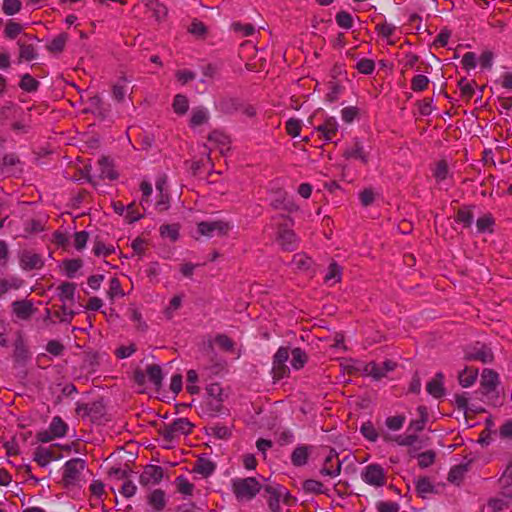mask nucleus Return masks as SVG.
<instances>
[{"label":"nucleus","mask_w":512,"mask_h":512,"mask_svg":"<svg viewBox=\"0 0 512 512\" xmlns=\"http://www.w3.org/2000/svg\"><path fill=\"white\" fill-rule=\"evenodd\" d=\"M263 486L253 477L232 480L233 493L239 500H251L263 489Z\"/></svg>","instance_id":"1"},{"label":"nucleus","mask_w":512,"mask_h":512,"mask_svg":"<svg viewBox=\"0 0 512 512\" xmlns=\"http://www.w3.org/2000/svg\"><path fill=\"white\" fill-rule=\"evenodd\" d=\"M207 398L204 402L205 409L210 415L219 413L223 407L225 398L224 391L220 384L212 383L206 388Z\"/></svg>","instance_id":"2"},{"label":"nucleus","mask_w":512,"mask_h":512,"mask_svg":"<svg viewBox=\"0 0 512 512\" xmlns=\"http://www.w3.org/2000/svg\"><path fill=\"white\" fill-rule=\"evenodd\" d=\"M231 229V225L223 220L202 221L197 224V231L205 237L226 236Z\"/></svg>","instance_id":"3"},{"label":"nucleus","mask_w":512,"mask_h":512,"mask_svg":"<svg viewBox=\"0 0 512 512\" xmlns=\"http://www.w3.org/2000/svg\"><path fill=\"white\" fill-rule=\"evenodd\" d=\"M264 497L267 499V503L272 512H280V500L284 497L286 500L288 493L285 489L277 484L267 483L263 486Z\"/></svg>","instance_id":"4"},{"label":"nucleus","mask_w":512,"mask_h":512,"mask_svg":"<svg viewBox=\"0 0 512 512\" xmlns=\"http://www.w3.org/2000/svg\"><path fill=\"white\" fill-rule=\"evenodd\" d=\"M362 480L373 487H382L386 484V474L379 464H369L361 472Z\"/></svg>","instance_id":"5"},{"label":"nucleus","mask_w":512,"mask_h":512,"mask_svg":"<svg viewBox=\"0 0 512 512\" xmlns=\"http://www.w3.org/2000/svg\"><path fill=\"white\" fill-rule=\"evenodd\" d=\"M85 469V461L80 458H74L67 461L64 465L63 480L65 484L72 485L79 481L81 473Z\"/></svg>","instance_id":"6"},{"label":"nucleus","mask_w":512,"mask_h":512,"mask_svg":"<svg viewBox=\"0 0 512 512\" xmlns=\"http://www.w3.org/2000/svg\"><path fill=\"white\" fill-rule=\"evenodd\" d=\"M193 424L186 418H178L164 428L163 435L173 439L181 435H188L192 432Z\"/></svg>","instance_id":"7"},{"label":"nucleus","mask_w":512,"mask_h":512,"mask_svg":"<svg viewBox=\"0 0 512 512\" xmlns=\"http://www.w3.org/2000/svg\"><path fill=\"white\" fill-rule=\"evenodd\" d=\"M288 359H289L288 349L285 347H280L277 350V352L275 353L274 358H273L272 372H273L274 378L281 379L288 374L289 368L286 365V362Z\"/></svg>","instance_id":"8"},{"label":"nucleus","mask_w":512,"mask_h":512,"mask_svg":"<svg viewBox=\"0 0 512 512\" xmlns=\"http://www.w3.org/2000/svg\"><path fill=\"white\" fill-rule=\"evenodd\" d=\"M465 358L469 361H480L482 363H490L493 361V353L490 348H488L484 344H477L476 346L470 348L466 354Z\"/></svg>","instance_id":"9"},{"label":"nucleus","mask_w":512,"mask_h":512,"mask_svg":"<svg viewBox=\"0 0 512 512\" xmlns=\"http://www.w3.org/2000/svg\"><path fill=\"white\" fill-rule=\"evenodd\" d=\"M341 472V462L338 459V454L331 450L326 456L323 466L320 470L321 475L328 477H336Z\"/></svg>","instance_id":"10"},{"label":"nucleus","mask_w":512,"mask_h":512,"mask_svg":"<svg viewBox=\"0 0 512 512\" xmlns=\"http://www.w3.org/2000/svg\"><path fill=\"white\" fill-rule=\"evenodd\" d=\"M394 368H395V363L390 360H386L382 364L370 362L365 365L364 372L367 375L373 377L374 379L379 380V379L385 377L389 371L394 370Z\"/></svg>","instance_id":"11"},{"label":"nucleus","mask_w":512,"mask_h":512,"mask_svg":"<svg viewBox=\"0 0 512 512\" xmlns=\"http://www.w3.org/2000/svg\"><path fill=\"white\" fill-rule=\"evenodd\" d=\"M499 383L498 374L491 369H484L481 375V391L489 396L496 389Z\"/></svg>","instance_id":"12"},{"label":"nucleus","mask_w":512,"mask_h":512,"mask_svg":"<svg viewBox=\"0 0 512 512\" xmlns=\"http://www.w3.org/2000/svg\"><path fill=\"white\" fill-rule=\"evenodd\" d=\"M163 478V469L156 465L147 466L140 476V483L143 485L157 484Z\"/></svg>","instance_id":"13"},{"label":"nucleus","mask_w":512,"mask_h":512,"mask_svg":"<svg viewBox=\"0 0 512 512\" xmlns=\"http://www.w3.org/2000/svg\"><path fill=\"white\" fill-rule=\"evenodd\" d=\"M346 159H356L366 164L368 162V154L365 152L364 147L360 142L355 141L351 146L346 148L343 153Z\"/></svg>","instance_id":"14"},{"label":"nucleus","mask_w":512,"mask_h":512,"mask_svg":"<svg viewBox=\"0 0 512 512\" xmlns=\"http://www.w3.org/2000/svg\"><path fill=\"white\" fill-rule=\"evenodd\" d=\"M278 240L287 251H292L297 248L298 239L292 230L281 228L279 230Z\"/></svg>","instance_id":"15"},{"label":"nucleus","mask_w":512,"mask_h":512,"mask_svg":"<svg viewBox=\"0 0 512 512\" xmlns=\"http://www.w3.org/2000/svg\"><path fill=\"white\" fill-rule=\"evenodd\" d=\"M317 131L322 134L325 140L331 141L338 132V123L335 118L329 117L322 125L317 127Z\"/></svg>","instance_id":"16"},{"label":"nucleus","mask_w":512,"mask_h":512,"mask_svg":"<svg viewBox=\"0 0 512 512\" xmlns=\"http://www.w3.org/2000/svg\"><path fill=\"white\" fill-rule=\"evenodd\" d=\"M443 378L442 373H437L435 377L428 382L426 389L431 396L440 398L444 395Z\"/></svg>","instance_id":"17"},{"label":"nucleus","mask_w":512,"mask_h":512,"mask_svg":"<svg viewBox=\"0 0 512 512\" xmlns=\"http://www.w3.org/2000/svg\"><path fill=\"white\" fill-rule=\"evenodd\" d=\"M310 449L309 446L305 445L296 447L291 454L292 464L298 467L305 465L310 455Z\"/></svg>","instance_id":"18"},{"label":"nucleus","mask_w":512,"mask_h":512,"mask_svg":"<svg viewBox=\"0 0 512 512\" xmlns=\"http://www.w3.org/2000/svg\"><path fill=\"white\" fill-rule=\"evenodd\" d=\"M478 377V369L472 367H466L458 375L459 384L464 387L472 386Z\"/></svg>","instance_id":"19"},{"label":"nucleus","mask_w":512,"mask_h":512,"mask_svg":"<svg viewBox=\"0 0 512 512\" xmlns=\"http://www.w3.org/2000/svg\"><path fill=\"white\" fill-rule=\"evenodd\" d=\"M76 285L74 283L65 282L59 286V298L63 304L74 302V294Z\"/></svg>","instance_id":"20"},{"label":"nucleus","mask_w":512,"mask_h":512,"mask_svg":"<svg viewBox=\"0 0 512 512\" xmlns=\"http://www.w3.org/2000/svg\"><path fill=\"white\" fill-rule=\"evenodd\" d=\"M209 119V113L207 109L203 107L194 108L191 112L190 126L197 127L205 124Z\"/></svg>","instance_id":"21"},{"label":"nucleus","mask_w":512,"mask_h":512,"mask_svg":"<svg viewBox=\"0 0 512 512\" xmlns=\"http://www.w3.org/2000/svg\"><path fill=\"white\" fill-rule=\"evenodd\" d=\"M13 311L19 319L25 320L32 314V305L28 301H16L13 303Z\"/></svg>","instance_id":"22"},{"label":"nucleus","mask_w":512,"mask_h":512,"mask_svg":"<svg viewBox=\"0 0 512 512\" xmlns=\"http://www.w3.org/2000/svg\"><path fill=\"white\" fill-rule=\"evenodd\" d=\"M215 468L216 466L212 461L209 459L200 458L196 461L194 470L202 476L208 477L214 472Z\"/></svg>","instance_id":"23"},{"label":"nucleus","mask_w":512,"mask_h":512,"mask_svg":"<svg viewBox=\"0 0 512 512\" xmlns=\"http://www.w3.org/2000/svg\"><path fill=\"white\" fill-rule=\"evenodd\" d=\"M148 503L157 511L163 509L166 503L164 492L160 489L154 490L148 497Z\"/></svg>","instance_id":"24"},{"label":"nucleus","mask_w":512,"mask_h":512,"mask_svg":"<svg viewBox=\"0 0 512 512\" xmlns=\"http://www.w3.org/2000/svg\"><path fill=\"white\" fill-rule=\"evenodd\" d=\"M217 108L224 114H232L239 109V102L235 98H223L218 102Z\"/></svg>","instance_id":"25"},{"label":"nucleus","mask_w":512,"mask_h":512,"mask_svg":"<svg viewBox=\"0 0 512 512\" xmlns=\"http://www.w3.org/2000/svg\"><path fill=\"white\" fill-rule=\"evenodd\" d=\"M291 355H292L291 365L296 370L303 368L308 360L306 353L303 350H301L300 348H294L291 351Z\"/></svg>","instance_id":"26"},{"label":"nucleus","mask_w":512,"mask_h":512,"mask_svg":"<svg viewBox=\"0 0 512 512\" xmlns=\"http://www.w3.org/2000/svg\"><path fill=\"white\" fill-rule=\"evenodd\" d=\"M63 269L69 278L75 277L76 273L82 268L83 262L80 259H71L63 261Z\"/></svg>","instance_id":"27"},{"label":"nucleus","mask_w":512,"mask_h":512,"mask_svg":"<svg viewBox=\"0 0 512 512\" xmlns=\"http://www.w3.org/2000/svg\"><path fill=\"white\" fill-rule=\"evenodd\" d=\"M149 380L158 388L162 383V370L159 365H149L146 368Z\"/></svg>","instance_id":"28"},{"label":"nucleus","mask_w":512,"mask_h":512,"mask_svg":"<svg viewBox=\"0 0 512 512\" xmlns=\"http://www.w3.org/2000/svg\"><path fill=\"white\" fill-rule=\"evenodd\" d=\"M100 167V177L103 179H115L117 177L111 163L106 159L102 158L98 162Z\"/></svg>","instance_id":"29"},{"label":"nucleus","mask_w":512,"mask_h":512,"mask_svg":"<svg viewBox=\"0 0 512 512\" xmlns=\"http://www.w3.org/2000/svg\"><path fill=\"white\" fill-rule=\"evenodd\" d=\"M342 275V269L341 267L336 263L332 262L330 263L328 267V272L324 277V280L326 283L333 281V283H338L341 280Z\"/></svg>","instance_id":"30"},{"label":"nucleus","mask_w":512,"mask_h":512,"mask_svg":"<svg viewBox=\"0 0 512 512\" xmlns=\"http://www.w3.org/2000/svg\"><path fill=\"white\" fill-rule=\"evenodd\" d=\"M189 108L188 99L186 96L177 94L173 100V109L176 114L184 115Z\"/></svg>","instance_id":"31"},{"label":"nucleus","mask_w":512,"mask_h":512,"mask_svg":"<svg viewBox=\"0 0 512 512\" xmlns=\"http://www.w3.org/2000/svg\"><path fill=\"white\" fill-rule=\"evenodd\" d=\"M66 42L67 36L60 34L47 44V49L52 53H59L64 49Z\"/></svg>","instance_id":"32"},{"label":"nucleus","mask_w":512,"mask_h":512,"mask_svg":"<svg viewBox=\"0 0 512 512\" xmlns=\"http://www.w3.org/2000/svg\"><path fill=\"white\" fill-rule=\"evenodd\" d=\"M67 425L60 417H54L50 424V431L54 437H62L65 435Z\"/></svg>","instance_id":"33"},{"label":"nucleus","mask_w":512,"mask_h":512,"mask_svg":"<svg viewBox=\"0 0 512 512\" xmlns=\"http://www.w3.org/2000/svg\"><path fill=\"white\" fill-rule=\"evenodd\" d=\"M466 471V465H456L452 467L448 474V481L451 483H459L463 479Z\"/></svg>","instance_id":"34"},{"label":"nucleus","mask_w":512,"mask_h":512,"mask_svg":"<svg viewBox=\"0 0 512 512\" xmlns=\"http://www.w3.org/2000/svg\"><path fill=\"white\" fill-rule=\"evenodd\" d=\"M396 27L393 24L383 22L376 26V31L384 38L388 40V44H394L389 38L394 34Z\"/></svg>","instance_id":"35"},{"label":"nucleus","mask_w":512,"mask_h":512,"mask_svg":"<svg viewBox=\"0 0 512 512\" xmlns=\"http://www.w3.org/2000/svg\"><path fill=\"white\" fill-rule=\"evenodd\" d=\"M360 431L362 435L371 442H375L378 439V432L370 421L364 422Z\"/></svg>","instance_id":"36"},{"label":"nucleus","mask_w":512,"mask_h":512,"mask_svg":"<svg viewBox=\"0 0 512 512\" xmlns=\"http://www.w3.org/2000/svg\"><path fill=\"white\" fill-rule=\"evenodd\" d=\"M20 0H3L2 10L6 15H14L21 9Z\"/></svg>","instance_id":"37"},{"label":"nucleus","mask_w":512,"mask_h":512,"mask_svg":"<svg viewBox=\"0 0 512 512\" xmlns=\"http://www.w3.org/2000/svg\"><path fill=\"white\" fill-rule=\"evenodd\" d=\"M231 28L235 33L240 34L242 37L250 36L255 31V27L249 23L242 24L240 22H235L231 25Z\"/></svg>","instance_id":"38"},{"label":"nucleus","mask_w":512,"mask_h":512,"mask_svg":"<svg viewBox=\"0 0 512 512\" xmlns=\"http://www.w3.org/2000/svg\"><path fill=\"white\" fill-rule=\"evenodd\" d=\"M336 23L344 29H350L353 26V18L346 11H340L335 17Z\"/></svg>","instance_id":"39"},{"label":"nucleus","mask_w":512,"mask_h":512,"mask_svg":"<svg viewBox=\"0 0 512 512\" xmlns=\"http://www.w3.org/2000/svg\"><path fill=\"white\" fill-rule=\"evenodd\" d=\"M52 459V453L41 448L37 449L34 456V461H36L41 467L48 465Z\"/></svg>","instance_id":"40"},{"label":"nucleus","mask_w":512,"mask_h":512,"mask_svg":"<svg viewBox=\"0 0 512 512\" xmlns=\"http://www.w3.org/2000/svg\"><path fill=\"white\" fill-rule=\"evenodd\" d=\"M125 82L126 81L124 79H122V80L118 81L117 83H115L112 87L113 97L119 102L123 101L126 91H127V86H126Z\"/></svg>","instance_id":"41"},{"label":"nucleus","mask_w":512,"mask_h":512,"mask_svg":"<svg viewBox=\"0 0 512 512\" xmlns=\"http://www.w3.org/2000/svg\"><path fill=\"white\" fill-rule=\"evenodd\" d=\"M356 69L362 74H371L375 69V63L371 59L363 58L356 64Z\"/></svg>","instance_id":"42"},{"label":"nucleus","mask_w":512,"mask_h":512,"mask_svg":"<svg viewBox=\"0 0 512 512\" xmlns=\"http://www.w3.org/2000/svg\"><path fill=\"white\" fill-rule=\"evenodd\" d=\"M429 79L425 75H416L411 81V89L413 91H423L427 88Z\"/></svg>","instance_id":"43"},{"label":"nucleus","mask_w":512,"mask_h":512,"mask_svg":"<svg viewBox=\"0 0 512 512\" xmlns=\"http://www.w3.org/2000/svg\"><path fill=\"white\" fill-rule=\"evenodd\" d=\"M176 485L178 492L184 495H191L193 492L194 485L190 483L185 477H178L176 479Z\"/></svg>","instance_id":"44"},{"label":"nucleus","mask_w":512,"mask_h":512,"mask_svg":"<svg viewBox=\"0 0 512 512\" xmlns=\"http://www.w3.org/2000/svg\"><path fill=\"white\" fill-rule=\"evenodd\" d=\"M124 293L121 288V283L118 278H112L109 283V290H108V296L111 299H114L115 297H121Z\"/></svg>","instance_id":"45"},{"label":"nucleus","mask_w":512,"mask_h":512,"mask_svg":"<svg viewBox=\"0 0 512 512\" xmlns=\"http://www.w3.org/2000/svg\"><path fill=\"white\" fill-rule=\"evenodd\" d=\"M435 453L431 450L418 455V465L421 468H427L434 463Z\"/></svg>","instance_id":"46"},{"label":"nucleus","mask_w":512,"mask_h":512,"mask_svg":"<svg viewBox=\"0 0 512 512\" xmlns=\"http://www.w3.org/2000/svg\"><path fill=\"white\" fill-rule=\"evenodd\" d=\"M189 32L196 37L202 38L207 33V27L203 22L194 20L189 27Z\"/></svg>","instance_id":"47"},{"label":"nucleus","mask_w":512,"mask_h":512,"mask_svg":"<svg viewBox=\"0 0 512 512\" xmlns=\"http://www.w3.org/2000/svg\"><path fill=\"white\" fill-rule=\"evenodd\" d=\"M303 489L308 493H323V484L320 481L309 479L304 481Z\"/></svg>","instance_id":"48"},{"label":"nucleus","mask_w":512,"mask_h":512,"mask_svg":"<svg viewBox=\"0 0 512 512\" xmlns=\"http://www.w3.org/2000/svg\"><path fill=\"white\" fill-rule=\"evenodd\" d=\"M215 343L224 351H232L234 349V342L224 334L217 335Z\"/></svg>","instance_id":"49"},{"label":"nucleus","mask_w":512,"mask_h":512,"mask_svg":"<svg viewBox=\"0 0 512 512\" xmlns=\"http://www.w3.org/2000/svg\"><path fill=\"white\" fill-rule=\"evenodd\" d=\"M434 177L437 181H443L448 177V165L446 161L441 160L436 164Z\"/></svg>","instance_id":"50"},{"label":"nucleus","mask_w":512,"mask_h":512,"mask_svg":"<svg viewBox=\"0 0 512 512\" xmlns=\"http://www.w3.org/2000/svg\"><path fill=\"white\" fill-rule=\"evenodd\" d=\"M160 233L163 237H168L175 241L178 238V226L177 225H162L160 227Z\"/></svg>","instance_id":"51"},{"label":"nucleus","mask_w":512,"mask_h":512,"mask_svg":"<svg viewBox=\"0 0 512 512\" xmlns=\"http://www.w3.org/2000/svg\"><path fill=\"white\" fill-rule=\"evenodd\" d=\"M22 31V26L16 22H13V21H9L7 24H6V27H5V35L6 37L8 38H15L17 37Z\"/></svg>","instance_id":"52"},{"label":"nucleus","mask_w":512,"mask_h":512,"mask_svg":"<svg viewBox=\"0 0 512 512\" xmlns=\"http://www.w3.org/2000/svg\"><path fill=\"white\" fill-rule=\"evenodd\" d=\"M492 224H493V220H492L491 216L484 215L477 220V223H476L477 230L480 233H484L486 231H491Z\"/></svg>","instance_id":"53"},{"label":"nucleus","mask_w":512,"mask_h":512,"mask_svg":"<svg viewBox=\"0 0 512 512\" xmlns=\"http://www.w3.org/2000/svg\"><path fill=\"white\" fill-rule=\"evenodd\" d=\"M300 130H301V123H300L299 120H297V119H289L286 122V132L290 136H292V137L299 136Z\"/></svg>","instance_id":"54"},{"label":"nucleus","mask_w":512,"mask_h":512,"mask_svg":"<svg viewBox=\"0 0 512 512\" xmlns=\"http://www.w3.org/2000/svg\"><path fill=\"white\" fill-rule=\"evenodd\" d=\"M46 351L53 356H59L64 351V345L57 340H51L46 345Z\"/></svg>","instance_id":"55"},{"label":"nucleus","mask_w":512,"mask_h":512,"mask_svg":"<svg viewBox=\"0 0 512 512\" xmlns=\"http://www.w3.org/2000/svg\"><path fill=\"white\" fill-rule=\"evenodd\" d=\"M404 421H405V417L401 416V415L388 417L386 419V426L390 430L396 431V430H399L403 426Z\"/></svg>","instance_id":"56"},{"label":"nucleus","mask_w":512,"mask_h":512,"mask_svg":"<svg viewBox=\"0 0 512 512\" xmlns=\"http://www.w3.org/2000/svg\"><path fill=\"white\" fill-rule=\"evenodd\" d=\"M14 356L17 362L26 361L28 358V350L24 349L21 339H18L15 343Z\"/></svg>","instance_id":"57"},{"label":"nucleus","mask_w":512,"mask_h":512,"mask_svg":"<svg viewBox=\"0 0 512 512\" xmlns=\"http://www.w3.org/2000/svg\"><path fill=\"white\" fill-rule=\"evenodd\" d=\"M89 234L86 231L76 232L74 234V246L77 250H81L86 246Z\"/></svg>","instance_id":"58"},{"label":"nucleus","mask_w":512,"mask_h":512,"mask_svg":"<svg viewBox=\"0 0 512 512\" xmlns=\"http://www.w3.org/2000/svg\"><path fill=\"white\" fill-rule=\"evenodd\" d=\"M433 489L432 484L426 478L418 479L416 483V490L419 494L424 496L425 494L431 492Z\"/></svg>","instance_id":"59"},{"label":"nucleus","mask_w":512,"mask_h":512,"mask_svg":"<svg viewBox=\"0 0 512 512\" xmlns=\"http://www.w3.org/2000/svg\"><path fill=\"white\" fill-rule=\"evenodd\" d=\"M357 114L358 110L353 106L345 107L341 111L342 119L346 123H351L356 118Z\"/></svg>","instance_id":"60"},{"label":"nucleus","mask_w":512,"mask_h":512,"mask_svg":"<svg viewBox=\"0 0 512 512\" xmlns=\"http://www.w3.org/2000/svg\"><path fill=\"white\" fill-rule=\"evenodd\" d=\"M458 85L461 90L462 96L465 97L467 100L471 99L474 94V89L472 85L465 79H461Z\"/></svg>","instance_id":"61"},{"label":"nucleus","mask_w":512,"mask_h":512,"mask_svg":"<svg viewBox=\"0 0 512 512\" xmlns=\"http://www.w3.org/2000/svg\"><path fill=\"white\" fill-rule=\"evenodd\" d=\"M127 215H126V219L129 223H133L135 221H138L139 219L142 218V214H140L139 212L136 211V207H135V203L132 202L130 203L127 208Z\"/></svg>","instance_id":"62"},{"label":"nucleus","mask_w":512,"mask_h":512,"mask_svg":"<svg viewBox=\"0 0 512 512\" xmlns=\"http://www.w3.org/2000/svg\"><path fill=\"white\" fill-rule=\"evenodd\" d=\"M398 505L394 502H379L377 503L378 512H398Z\"/></svg>","instance_id":"63"},{"label":"nucleus","mask_w":512,"mask_h":512,"mask_svg":"<svg viewBox=\"0 0 512 512\" xmlns=\"http://www.w3.org/2000/svg\"><path fill=\"white\" fill-rule=\"evenodd\" d=\"M500 480L504 486L512 485V460L508 463Z\"/></svg>","instance_id":"64"}]
</instances>
